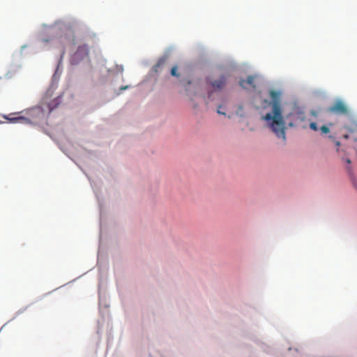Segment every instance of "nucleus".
<instances>
[{
    "label": "nucleus",
    "instance_id": "nucleus-1",
    "mask_svg": "<svg viewBox=\"0 0 357 357\" xmlns=\"http://www.w3.org/2000/svg\"><path fill=\"white\" fill-rule=\"evenodd\" d=\"M272 99V111L263 116L271 129L278 138L285 139V123L282 115V108L280 102V93L275 91H271Z\"/></svg>",
    "mask_w": 357,
    "mask_h": 357
},
{
    "label": "nucleus",
    "instance_id": "nucleus-2",
    "mask_svg": "<svg viewBox=\"0 0 357 357\" xmlns=\"http://www.w3.org/2000/svg\"><path fill=\"white\" fill-rule=\"evenodd\" d=\"M327 112L335 115L348 116L350 110L344 101L338 99L327 108Z\"/></svg>",
    "mask_w": 357,
    "mask_h": 357
},
{
    "label": "nucleus",
    "instance_id": "nucleus-3",
    "mask_svg": "<svg viewBox=\"0 0 357 357\" xmlns=\"http://www.w3.org/2000/svg\"><path fill=\"white\" fill-rule=\"evenodd\" d=\"M89 55V47L86 45H80L78 47L77 51L73 54L72 61L76 64Z\"/></svg>",
    "mask_w": 357,
    "mask_h": 357
},
{
    "label": "nucleus",
    "instance_id": "nucleus-4",
    "mask_svg": "<svg viewBox=\"0 0 357 357\" xmlns=\"http://www.w3.org/2000/svg\"><path fill=\"white\" fill-rule=\"evenodd\" d=\"M289 117L291 118V121L288 123L289 126H296L300 122L303 121L305 119V114L303 112H295L291 113L287 116V119Z\"/></svg>",
    "mask_w": 357,
    "mask_h": 357
},
{
    "label": "nucleus",
    "instance_id": "nucleus-5",
    "mask_svg": "<svg viewBox=\"0 0 357 357\" xmlns=\"http://www.w3.org/2000/svg\"><path fill=\"white\" fill-rule=\"evenodd\" d=\"M256 79V76L250 75L247 77L246 79H241L239 82L240 86L246 89H255L256 85L255 84V80Z\"/></svg>",
    "mask_w": 357,
    "mask_h": 357
},
{
    "label": "nucleus",
    "instance_id": "nucleus-6",
    "mask_svg": "<svg viewBox=\"0 0 357 357\" xmlns=\"http://www.w3.org/2000/svg\"><path fill=\"white\" fill-rule=\"evenodd\" d=\"M227 79L228 77L227 75H222L218 79L208 82L214 89L220 90L226 85Z\"/></svg>",
    "mask_w": 357,
    "mask_h": 357
},
{
    "label": "nucleus",
    "instance_id": "nucleus-7",
    "mask_svg": "<svg viewBox=\"0 0 357 357\" xmlns=\"http://www.w3.org/2000/svg\"><path fill=\"white\" fill-rule=\"evenodd\" d=\"M3 118L7 119L10 123H28L29 122V119L21 116L16 117H8L7 116H3Z\"/></svg>",
    "mask_w": 357,
    "mask_h": 357
},
{
    "label": "nucleus",
    "instance_id": "nucleus-8",
    "mask_svg": "<svg viewBox=\"0 0 357 357\" xmlns=\"http://www.w3.org/2000/svg\"><path fill=\"white\" fill-rule=\"evenodd\" d=\"M171 75L174 77H178L179 74L177 73V66H173L171 69Z\"/></svg>",
    "mask_w": 357,
    "mask_h": 357
},
{
    "label": "nucleus",
    "instance_id": "nucleus-9",
    "mask_svg": "<svg viewBox=\"0 0 357 357\" xmlns=\"http://www.w3.org/2000/svg\"><path fill=\"white\" fill-rule=\"evenodd\" d=\"M320 130L321 132L323 133V134H327L330 132V130L328 128V126H322L321 128H320Z\"/></svg>",
    "mask_w": 357,
    "mask_h": 357
},
{
    "label": "nucleus",
    "instance_id": "nucleus-10",
    "mask_svg": "<svg viewBox=\"0 0 357 357\" xmlns=\"http://www.w3.org/2000/svg\"><path fill=\"white\" fill-rule=\"evenodd\" d=\"M310 128L312 130H314V131H317L318 130V127L317 126V123H314V122H311L310 123Z\"/></svg>",
    "mask_w": 357,
    "mask_h": 357
},
{
    "label": "nucleus",
    "instance_id": "nucleus-11",
    "mask_svg": "<svg viewBox=\"0 0 357 357\" xmlns=\"http://www.w3.org/2000/svg\"><path fill=\"white\" fill-rule=\"evenodd\" d=\"M162 63H163V61H160L158 62L157 64H155L154 66V70H155V72L158 71V68L162 64Z\"/></svg>",
    "mask_w": 357,
    "mask_h": 357
},
{
    "label": "nucleus",
    "instance_id": "nucleus-12",
    "mask_svg": "<svg viewBox=\"0 0 357 357\" xmlns=\"http://www.w3.org/2000/svg\"><path fill=\"white\" fill-rule=\"evenodd\" d=\"M350 132H355L357 130V123H355L353 128H347Z\"/></svg>",
    "mask_w": 357,
    "mask_h": 357
},
{
    "label": "nucleus",
    "instance_id": "nucleus-13",
    "mask_svg": "<svg viewBox=\"0 0 357 357\" xmlns=\"http://www.w3.org/2000/svg\"><path fill=\"white\" fill-rule=\"evenodd\" d=\"M310 113L314 116H317L318 115L317 112L314 110H312Z\"/></svg>",
    "mask_w": 357,
    "mask_h": 357
},
{
    "label": "nucleus",
    "instance_id": "nucleus-14",
    "mask_svg": "<svg viewBox=\"0 0 357 357\" xmlns=\"http://www.w3.org/2000/svg\"><path fill=\"white\" fill-rule=\"evenodd\" d=\"M345 161H346V162H347V164H349H349H351V160H350V159H349V158H347V159L345 160Z\"/></svg>",
    "mask_w": 357,
    "mask_h": 357
},
{
    "label": "nucleus",
    "instance_id": "nucleus-15",
    "mask_svg": "<svg viewBox=\"0 0 357 357\" xmlns=\"http://www.w3.org/2000/svg\"><path fill=\"white\" fill-rule=\"evenodd\" d=\"M335 144H336V146H337V147H339V146H340V142H338V141H336V142H335Z\"/></svg>",
    "mask_w": 357,
    "mask_h": 357
},
{
    "label": "nucleus",
    "instance_id": "nucleus-16",
    "mask_svg": "<svg viewBox=\"0 0 357 357\" xmlns=\"http://www.w3.org/2000/svg\"><path fill=\"white\" fill-rule=\"evenodd\" d=\"M218 113L225 114V113L222 112L219 109H218Z\"/></svg>",
    "mask_w": 357,
    "mask_h": 357
},
{
    "label": "nucleus",
    "instance_id": "nucleus-17",
    "mask_svg": "<svg viewBox=\"0 0 357 357\" xmlns=\"http://www.w3.org/2000/svg\"><path fill=\"white\" fill-rule=\"evenodd\" d=\"M344 137L347 139L349 137V136L347 135H344Z\"/></svg>",
    "mask_w": 357,
    "mask_h": 357
}]
</instances>
